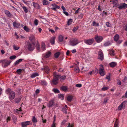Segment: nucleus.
Masks as SVG:
<instances>
[{
    "label": "nucleus",
    "instance_id": "473e14b6",
    "mask_svg": "<svg viewBox=\"0 0 127 127\" xmlns=\"http://www.w3.org/2000/svg\"><path fill=\"white\" fill-rule=\"evenodd\" d=\"M58 97L60 98L62 100H63L64 99V95L61 94H59L58 95Z\"/></svg>",
    "mask_w": 127,
    "mask_h": 127
},
{
    "label": "nucleus",
    "instance_id": "2f4dec72",
    "mask_svg": "<svg viewBox=\"0 0 127 127\" xmlns=\"http://www.w3.org/2000/svg\"><path fill=\"white\" fill-rule=\"evenodd\" d=\"M29 39L32 43L33 42V41L35 39L34 36L32 35H31L29 37Z\"/></svg>",
    "mask_w": 127,
    "mask_h": 127
},
{
    "label": "nucleus",
    "instance_id": "0eeeda50",
    "mask_svg": "<svg viewBox=\"0 0 127 127\" xmlns=\"http://www.w3.org/2000/svg\"><path fill=\"white\" fill-rule=\"evenodd\" d=\"M95 39L97 42L99 43L103 40V38L101 36L96 35L95 37Z\"/></svg>",
    "mask_w": 127,
    "mask_h": 127
},
{
    "label": "nucleus",
    "instance_id": "4d7b16f0",
    "mask_svg": "<svg viewBox=\"0 0 127 127\" xmlns=\"http://www.w3.org/2000/svg\"><path fill=\"white\" fill-rule=\"evenodd\" d=\"M109 53L110 55H114V51L113 50H110L109 52Z\"/></svg>",
    "mask_w": 127,
    "mask_h": 127
},
{
    "label": "nucleus",
    "instance_id": "79ce46f5",
    "mask_svg": "<svg viewBox=\"0 0 127 127\" xmlns=\"http://www.w3.org/2000/svg\"><path fill=\"white\" fill-rule=\"evenodd\" d=\"M22 7L23 9V10H24L25 12L26 13H27L28 12V10L27 7L25 6H22Z\"/></svg>",
    "mask_w": 127,
    "mask_h": 127
},
{
    "label": "nucleus",
    "instance_id": "58836bf2",
    "mask_svg": "<svg viewBox=\"0 0 127 127\" xmlns=\"http://www.w3.org/2000/svg\"><path fill=\"white\" fill-rule=\"evenodd\" d=\"M118 125V122L117 120H116V121L115 123L114 127H119Z\"/></svg>",
    "mask_w": 127,
    "mask_h": 127
},
{
    "label": "nucleus",
    "instance_id": "dca6fc26",
    "mask_svg": "<svg viewBox=\"0 0 127 127\" xmlns=\"http://www.w3.org/2000/svg\"><path fill=\"white\" fill-rule=\"evenodd\" d=\"M52 5L54 7L51 8L52 9L55 11L56 10V8L59 9L60 8V7L59 6L55 4H52Z\"/></svg>",
    "mask_w": 127,
    "mask_h": 127
},
{
    "label": "nucleus",
    "instance_id": "6e6552de",
    "mask_svg": "<svg viewBox=\"0 0 127 127\" xmlns=\"http://www.w3.org/2000/svg\"><path fill=\"white\" fill-rule=\"evenodd\" d=\"M21 124L22 127H27V125H31L32 122L30 121H27L23 122Z\"/></svg>",
    "mask_w": 127,
    "mask_h": 127
},
{
    "label": "nucleus",
    "instance_id": "c756f323",
    "mask_svg": "<svg viewBox=\"0 0 127 127\" xmlns=\"http://www.w3.org/2000/svg\"><path fill=\"white\" fill-rule=\"evenodd\" d=\"M39 75L37 73H34L31 75V77L32 78H33L36 76H38Z\"/></svg>",
    "mask_w": 127,
    "mask_h": 127
},
{
    "label": "nucleus",
    "instance_id": "7c9ffc66",
    "mask_svg": "<svg viewBox=\"0 0 127 127\" xmlns=\"http://www.w3.org/2000/svg\"><path fill=\"white\" fill-rule=\"evenodd\" d=\"M61 89L62 90L65 92L68 89V88L66 86H63L61 87Z\"/></svg>",
    "mask_w": 127,
    "mask_h": 127
},
{
    "label": "nucleus",
    "instance_id": "72a5a7b5",
    "mask_svg": "<svg viewBox=\"0 0 127 127\" xmlns=\"http://www.w3.org/2000/svg\"><path fill=\"white\" fill-rule=\"evenodd\" d=\"M52 91L55 93H60V91L57 88L53 89Z\"/></svg>",
    "mask_w": 127,
    "mask_h": 127
},
{
    "label": "nucleus",
    "instance_id": "8fccbe9b",
    "mask_svg": "<svg viewBox=\"0 0 127 127\" xmlns=\"http://www.w3.org/2000/svg\"><path fill=\"white\" fill-rule=\"evenodd\" d=\"M57 71L58 72H63L64 71V70L61 67H60L59 69Z\"/></svg>",
    "mask_w": 127,
    "mask_h": 127
},
{
    "label": "nucleus",
    "instance_id": "c03bdc74",
    "mask_svg": "<svg viewBox=\"0 0 127 127\" xmlns=\"http://www.w3.org/2000/svg\"><path fill=\"white\" fill-rule=\"evenodd\" d=\"M23 29L27 32H28L30 31V29L26 26H25L23 27Z\"/></svg>",
    "mask_w": 127,
    "mask_h": 127
},
{
    "label": "nucleus",
    "instance_id": "6ab92c4d",
    "mask_svg": "<svg viewBox=\"0 0 127 127\" xmlns=\"http://www.w3.org/2000/svg\"><path fill=\"white\" fill-rule=\"evenodd\" d=\"M23 60H24L23 59H20L17 60L14 63V65L16 66L18 64H20Z\"/></svg>",
    "mask_w": 127,
    "mask_h": 127
},
{
    "label": "nucleus",
    "instance_id": "bb28decb",
    "mask_svg": "<svg viewBox=\"0 0 127 127\" xmlns=\"http://www.w3.org/2000/svg\"><path fill=\"white\" fill-rule=\"evenodd\" d=\"M73 97L71 95H68L67 97V100L69 102H70L72 100Z\"/></svg>",
    "mask_w": 127,
    "mask_h": 127
},
{
    "label": "nucleus",
    "instance_id": "338daca9",
    "mask_svg": "<svg viewBox=\"0 0 127 127\" xmlns=\"http://www.w3.org/2000/svg\"><path fill=\"white\" fill-rule=\"evenodd\" d=\"M22 71V70L21 69H18L17 70V72L19 73H21V72Z\"/></svg>",
    "mask_w": 127,
    "mask_h": 127
},
{
    "label": "nucleus",
    "instance_id": "13d9d810",
    "mask_svg": "<svg viewBox=\"0 0 127 127\" xmlns=\"http://www.w3.org/2000/svg\"><path fill=\"white\" fill-rule=\"evenodd\" d=\"M108 88H109L108 87H103L101 88V90L103 91H105L108 90Z\"/></svg>",
    "mask_w": 127,
    "mask_h": 127
},
{
    "label": "nucleus",
    "instance_id": "f704fd0d",
    "mask_svg": "<svg viewBox=\"0 0 127 127\" xmlns=\"http://www.w3.org/2000/svg\"><path fill=\"white\" fill-rule=\"evenodd\" d=\"M32 122L34 123V125L35 124H36V123L37 122V120L35 116H34L33 117L32 119Z\"/></svg>",
    "mask_w": 127,
    "mask_h": 127
},
{
    "label": "nucleus",
    "instance_id": "603ef678",
    "mask_svg": "<svg viewBox=\"0 0 127 127\" xmlns=\"http://www.w3.org/2000/svg\"><path fill=\"white\" fill-rule=\"evenodd\" d=\"M78 26H76V27H75L73 28L72 30V31L73 32H75L77 30H78Z\"/></svg>",
    "mask_w": 127,
    "mask_h": 127
},
{
    "label": "nucleus",
    "instance_id": "a211bd4d",
    "mask_svg": "<svg viewBox=\"0 0 127 127\" xmlns=\"http://www.w3.org/2000/svg\"><path fill=\"white\" fill-rule=\"evenodd\" d=\"M5 13L7 16L9 17H11L12 16V14L7 10H5Z\"/></svg>",
    "mask_w": 127,
    "mask_h": 127
},
{
    "label": "nucleus",
    "instance_id": "69168bd1",
    "mask_svg": "<svg viewBox=\"0 0 127 127\" xmlns=\"http://www.w3.org/2000/svg\"><path fill=\"white\" fill-rule=\"evenodd\" d=\"M16 110L17 112L18 113H19V112L21 111V108H19L18 109H16Z\"/></svg>",
    "mask_w": 127,
    "mask_h": 127
},
{
    "label": "nucleus",
    "instance_id": "9b49d317",
    "mask_svg": "<svg viewBox=\"0 0 127 127\" xmlns=\"http://www.w3.org/2000/svg\"><path fill=\"white\" fill-rule=\"evenodd\" d=\"M117 8L120 9H126L127 8V4L125 3H123L120 5Z\"/></svg>",
    "mask_w": 127,
    "mask_h": 127
},
{
    "label": "nucleus",
    "instance_id": "bf43d9fd",
    "mask_svg": "<svg viewBox=\"0 0 127 127\" xmlns=\"http://www.w3.org/2000/svg\"><path fill=\"white\" fill-rule=\"evenodd\" d=\"M106 25L108 27H111V24L108 22L106 23Z\"/></svg>",
    "mask_w": 127,
    "mask_h": 127
},
{
    "label": "nucleus",
    "instance_id": "5fc2aeb1",
    "mask_svg": "<svg viewBox=\"0 0 127 127\" xmlns=\"http://www.w3.org/2000/svg\"><path fill=\"white\" fill-rule=\"evenodd\" d=\"M111 74L110 73L108 74L106 76V78L107 79H110Z\"/></svg>",
    "mask_w": 127,
    "mask_h": 127
},
{
    "label": "nucleus",
    "instance_id": "e433bc0d",
    "mask_svg": "<svg viewBox=\"0 0 127 127\" xmlns=\"http://www.w3.org/2000/svg\"><path fill=\"white\" fill-rule=\"evenodd\" d=\"M12 119L13 121L15 123L17 121V118L14 115H13L12 116Z\"/></svg>",
    "mask_w": 127,
    "mask_h": 127
},
{
    "label": "nucleus",
    "instance_id": "37998d69",
    "mask_svg": "<svg viewBox=\"0 0 127 127\" xmlns=\"http://www.w3.org/2000/svg\"><path fill=\"white\" fill-rule=\"evenodd\" d=\"M72 22V20L71 19H69L68 21L67 24L68 26L70 25L71 24Z\"/></svg>",
    "mask_w": 127,
    "mask_h": 127
},
{
    "label": "nucleus",
    "instance_id": "49530a36",
    "mask_svg": "<svg viewBox=\"0 0 127 127\" xmlns=\"http://www.w3.org/2000/svg\"><path fill=\"white\" fill-rule=\"evenodd\" d=\"M93 26H99V24L98 23H96L95 21H94L93 22Z\"/></svg>",
    "mask_w": 127,
    "mask_h": 127
},
{
    "label": "nucleus",
    "instance_id": "f3484780",
    "mask_svg": "<svg viewBox=\"0 0 127 127\" xmlns=\"http://www.w3.org/2000/svg\"><path fill=\"white\" fill-rule=\"evenodd\" d=\"M54 104V102L53 100H51L50 101L49 103L47 104V106L49 107H52Z\"/></svg>",
    "mask_w": 127,
    "mask_h": 127
},
{
    "label": "nucleus",
    "instance_id": "a878e982",
    "mask_svg": "<svg viewBox=\"0 0 127 127\" xmlns=\"http://www.w3.org/2000/svg\"><path fill=\"white\" fill-rule=\"evenodd\" d=\"M41 48L42 50H43V51L44 50L46 49L45 44L44 42H42Z\"/></svg>",
    "mask_w": 127,
    "mask_h": 127
},
{
    "label": "nucleus",
    "instance_id": "de8ad7c7",
    "mask_svg": "<svg viewBox=\"0 0 127 127\" xmlns=\"http://www.w3.org/2000/svg\"><path fill=\"white\" fill-rule=\"evenodd\" d=\"M36 48L37 50H39L40 49V47L39 46V44L37 42L36 44Z\"/></svg>",
    "mask_w": 127,
    "mask_h": 127
},
{
    "label": "nucleus",
    "instance_id": "c85d7f7f",
    "mask_svg": "<svg viewBox=\"0 0 127 127\" xmlns=\"http://www.w3.org/2000/svg\"><path fill=\"white\" fill-rule=\"evenodd\" d=\"M55 38V37H52L50 39V42L52 45L54 44Z\"/></svg>",
    "mask_w": 127,
    "mask_h": 127
},
{
    "label": "nucleus",
    "instance_id": "3c124183",
    "mask_svg": "<svg viewBox=\"0 0 127 127\" xmlns=\"http://www.w3.org/2000/svg\"><path fill=\"white\" fill-rule=\"evenodd\" d=\"M16 56L15 55L9 57V59L10 60H14L16 58Z\"/></svg>",
    "mask_w": 127,
    "mask_h": 127
},
{
    "label": "nucleus",
    "instance_id": "b1692460",
    "mask_svg": "<svg viewBox=\"0 0 127 127\" xmlns=\"http://www.w3.org/2000/svg\"><path fill=\"white\" fill-rule=\"evenodd\" d=\"M51 83L52 85H56L58 83V80H52L51 81Z\"/></svg>",
    "mask_w": 127,
    "mask_h": 127
},
{
    "label": "nucleus",
    "instance_id": "4468645a",
    "mask_svg": "<svg viewBox=\"0 0 127 127\" xmlns=\"http://www.w3.org/2000/svg\"><path fill=\"white\" fill-rule=\"evenodd\" d=\"M42 70H43L45 71L46 73L48 74L49 72L50 69L48 66H45L43 68H42Z\"/></svg>",
    "mask_w": 127,
    "mask_h": 127
},
{
    "label": "nucleus",
    "instance_id": "052dcab7",
    "mask_svg": "<svg viewBox=\"0 0 127 127\" xmlns=\"http://www.w3.org/2000/svg\"><path fill=\"white\" fill-rule=\"evenodd\" d=\"M67 121L66 120H64L61 123V125H64L66 123V122Z\"/></svg>",
    "mask_w": 127,
    "mask_h": 127
},
{
    "label": "nucleus",
    "instance_id": "9d476101",
    "mask_svg": "<svg viewBox=\"0 0 127 127\" xmlns=\"http://www.w3.org/2000/svg\"><path fill=\"white\" fill-rule=\"evenodd\" d=\"M98 58L102 61L104 59V56L103 52L102 51H99L98 53Z\"/></svg>",
    "mask_w": 127,
    "mask_h": 127
},
{
    "label": "nucleus",
    "instance_id": "c9c22d12",
    "mask_svg": "<svg viewBox=\"0 0 127 127\" xmlns=\"http://www.w3.org/2000/svg\"><path fill=\"white\" fill-rule=\"evenodd\" d=\"M60 53L59 52H57L54 54V57H55L57 58H58L59 56L60 55Z\"/></svg>",
    "mask_w": 127,
    "mask_h": 127
},
{
    "label": "nucleus",
    "instance_id": "e2e57ef3",
    "mask_svg": "<svg viewBox=\"0 0 127 127\" xmlns=\"http://www.w3.org/2000/svg\"><path fill=\"white\" fill-rule=\"evenodd\" d=\"M76 86L77 87L80 88L82 87V85L80 84H78L76 85Z\"/></svg>",
    "mask_w": 127,
    "mask_h": 127
},
{
    "label": "nucleus",
    "instance_id": "4c0bfd02",
    "mask_svg": "<svg viewBox=\"0 0 127 127\" xmlns=\"http://www.w3.org/2000/svg\"><path fill=\"white\" fill-rule=\"evenodd\" d=\"M63 37L62 35H60L59 37V41L60 42H62L63 40Z\"/></svg>",
    "mask_w": 127,
    "mask_h": 127
},
{
    "label": "nucleus",
    "instance_id": "f257e3e1",
    "mask_svg": "<svg viewBox=\"0 0 127 127\" xmlns=\"http://www.w3.org/2000/svg\"><path fill=\"white\" fill-rule=\"evenodd\" d=\"M26 46L29 51H32L34 49L35 46V43L34 42L31 43L28 42L26 44Z\"/></svg>",
    "mask_w": 127,
    "mask_h": 127
},
{
    "label": "nucleus",
    "instance_id": "cd10ccee",
    "mask_svg": "<svg viewBox=\"0 0 127 127\" xmlns=\"http://www.w3.org/2000/svg\"><path fill=\"white\" fill-rule=\"evenodd\" d=\"M39 82L42 85H47V83L44 80H40L39 81Z\"/></svg>",
    "mask_w": 127,
    "mask_h": 127
},
{
    "label": "nucleus",
    "instance_id": "5701e85b",
    "mask_svg": "<svg viewBox=\"0 0 127 127\" xmlns=\"http://www.w3.org/2000/svg\"><path fill=\"white\" fill-rule=\"evenodd\" d=\"M13 92L11 89L10 88L7 89L5 91L7 95H9L11 92Z\"/></svg>",
    "mask_w": 127,
    "mask_h": 127
},
{
    "label": "nucleus",
    "instance_id": "39448f33",
    "mask_svg": "<svg viewBox=\"0 0 127 127\" xmlns=\"http://www.w3.org/2000/svg\"><path fill=\"white\" fill-rule=\"evenodd\" d=\"M100 67L98 69V73L101 76H103L105 74V72L104 70V67L103 65L100 64L99 65Z\"/></svg>",
    "mask_w": 127,
    "mask_h": 127
},
{
    "label": "nucleus",
    "instance_id": "ddd939ff",
    "mask_svg": "<svg viewBox=\"0 0 127 127\" xmlns=\"http://www.w3.org/2000/svg\"><path fill=\"white\" fill-rule=\"evenodd\" d=\"M15 93L14 92H12L9 95V98L10 100H12L13 99L15 96Z\"/></svg>",
    "mask_w": 127,
    "mask_h": 127
},
{
    "label": "nucleus",
    "instance_id": "0e129e2a",
    "mask_svg": "<svg viewBox=\"0 0 127 127\" xmlns=\"http://www.w3.org/2000/svg\"><path fill=\"white\" fill-rule=\"evenodd\" d=\"M83 15L82 14H81L80 15H79V16H78L79 18L80 19L82 18L83 17Z\"/></svg>",
    "mask_w": 127,
    "mask_h": 127
},
{
    "label": "nucleus",
    "instance_id": "a19ab883",
    "mask_svg": "<svg viewBox=\"0 0 127 127\" xmlns=\"http://www.w3.org/2000/svg\"><path fill=\"white\" fill-rule=\"evenodd\" d=\"M62 111L63 112L65 113L66 114L67 113V110L65 108H63L62 109Z\"/></svg>",
    "mask_w": 127,
    "mask_h": 127
},
{
    "label": "nucleus",
    "instance_id": "4be33fe9",
    "mask_svg": "<svg viewBox=\"0 0 127 127\" xmlns=\"http://www.w3.org/2000/svg\"><path fill=\"white\" fill-rule=\"evenodd\" d=\"M111 44V43L110 41L105 42L103 44V46L105 47L109 46Z\"/></svg>",
    "mask_w": 127,
    "mask_h": 127
},
{
    "label": "nucleus",
    "instance_id": "f03ea898",
    "mask_svg": "<svg viewBox=\"0 0 127 127\" xmlns=\"http://www.w3.org/2000/svg\"><path fill=\"white\" fill-rule=\"evenodd\" d=\"M53 77L55 78V79H58L59 78H60V79H65L66 78L65 76H61V75L58 74V73L56 71L53 72Z\"/></svg>",
    "mask_w": 127,
    "mask_h": 127
},
{
    "label": "nucleus",
    "instance_id": "393cba45",
    "mask_svg": "<svg viewBox=\"0 0 127 127\" xmlns=\"http://www.w3.org/2000/svg\"><path fill=\"white\" fill-rule=\"evenodd\" d=\"M119 38V35L117 34L114 36V38L115 41H117Z\"/></svg>",
    "mask_w": 127,
    "mask_h": 127
},
{
    "label": "nucleus",
    "instance_id": "ea45409f",
    "mask_svg": "<svg viewBox=\"0 0 127 127\" xmlns=\"http://www.w3.org/2000/svg\"><path fill=\"white\" fill-rule=\"evenodd\" d=\"M109 99V98L108 97H107L105 98L104 99L103 103L104 104H106L107 102Z\"/></svg>",
    "mask_w": 127,
    "mask_h": 127
},
{
    "label": "nucleus",
    "instance_id": "a18cd8bd",
    "mask_svg": "<svg viewBox=\"0 0 127 127\" xmlns=\"http://www.w3.org/2000/svg\"><path fill=\"white\" fill-rule=\"evenodd\" d=\"M42 2L43 5H47L48 4V1L45 0H43Z\"/></svg>",
    "mask_w": 127,
    "mask_h": 127
},
{
    "label": "nucleus",
    "instance_id": "864d4df0",
    "mask_svg": "<svg viewBox=\"0 0 127 127\" xmlns=\"http://www.w3.org/2000/svg\"><path fill=\"white\" fill-rule=\"evenodd\" d=\"M34 23L35 26H37L38 25V21L36 19H35L34 21Z\"/></svg>",
    "mask_w": 127,
    "mask_h": 127
},
{
    "label": "nucleus",
    "instance_id": "774afa93",
    "mask_svg": "<svg viewBox=\"0 0 127 127\" xmlns=\"http://www.w3.org/2000/svg\"><path fill=\"white\" fill-rule=\"evenodd\" d=\"M124 27L125 30L127 31V23L125 25V26Z\"/></svg>",
    "mask_w": 127,
    "mask_h": 127
},
{
    "label": "nucleus",
    "instance_id": "1a4fd4ad",
    "mask_svg": "<svg viewBox=\"0 0 127 127\" xmlns=\"http://www.w3.org/2000/svg\"><path fill=\"white\" fill-rule=\"evenodd\" d=\"M94 42V40L93 38L84 40V42L86 44L89 45H91Z\"/></svg>",
    "mask_w": 127,
    "mask_h": 127
},
{
    "label": "nucleus",
    "instance_id": "7ed1b4c3",
    "mask_svg": "<svg viewBox=\"0 0 127 127\" xmlns=\"http://www.w3.org/2000/svg\"><path fill=\"white\" fill-rule=\"evenodd\" d=\"M11 62V61H8L6 59L0 60V63L2 64L3 67H6L9 65Z\"/></svg>",
    "mask_w": 127,
    "mask_h": 127
},
{
    "label": "nucleus",
    "instance_id": "20e7f679",
    "mask_svg": "<svg viewBox=\"0 0 127 127\" xmlns=\"http://www.w3.org/2000/svg\"><path fill=\"white\" fill-rule=\"evenodd\" d=\"M80 42V41H79L78 39L76 38H72L70 41V45L73 46L77 45Z\"/></svg>",
    "mask_w": 127,
    "mask_h": 127
},
{
    "label": "nucleus",
    "instance_id": "09e8293b",
    "mask_svg": "<svg viewBox=\"0 0 127 127\" xmlns=\"http://www.w3.org/2000/svg\"><path fill=\"white\" fill-rule=\"evenodd\" d=\"M53 69L54 70H56L57 69V66L56 64H54L52 66Z\"/></svg>",
    "mask_w": 127,
    "mask_h": 127
},
{
    "label": "nucleus",
    "instance_id": "423d86ee",
    "mask_svg": "<svg viewBox=\"0 0 127 127\" xmlns=\"http://www.w3.org/2000/svg\"><path fill=\"white\" fill-rule=\"evenodd\" d=\"M127 101H123L118 107V109L119 110H121L122 109H124L127 104Z\"/></svg>",
    "mask_w": 127,
    "mask_h": 127
},
{
    "label": "nucleus",
    "instance_id": "2eb2a0df",
    "mask_svg": "<svg viewBox=\"0 0 127 127\" xmlns=\"http://www.w3.org/2000/svg\"><path fill=\"white\" fill-rule=\"evenodd\" d=\"M51 54V52L48 51L45 54L43 55V57L45 58H49Z\"/></svg>",
    "mask_w": 127,
    "mask_h": 127
},
{
    "label": "nucleus",
    "instance_id": "412c9836",
    "mask_svg": "<svg viewBox=\"0 0 127 127\" xmlns=\"http://www.w3.org/2000/svg\"><path fill=\"white\" fill-rule=\"evenodd\" d=\"M116 63L114 62H112L109 64V65L111 67H114L117 65Z\"/></svg>",
    "mask_w": 127,
    "mask_h": 127
},
{
    "label": "nucleus",
    "instance_id": "680f3d73",
    "mask_svg": "<svg viewBox=\"0 0 127 127\" xmlns=\"http://www.w3.org/2000/svg\"><path fill=\"white\" fill-rule=\"evenodd\" d=\"M13 48L14 49H15V50H18L19 48V47L16 46H15V45H13Z\"/></svg>",
    "mask_w": 127,
    "mask_h": 127
},
{
    "label": "nucleus",
    "instance_id": "f8f14e48",
    "mask_svg": "<svg viewBox=\"0 0 127 127\" xmlns=\"http://www.w3.org/2000/svg\"><path fill=\"white\" fill-rule=\"evenodd\" d=\"M70 68H74V71L76 73H79L80 70L78 66L76 64L74 66H72L70 67Z\"/></svg>",
    "mask_w": 127,
    "mask_h": 127
},
{
    "label": "nucleus",
    "instance_id": "aec40b11",
    "mask_svg": "<svg viewBox=\"0 0 127 127\" xmlns=\"http://www.w3.org/2000/svg\"><path fill=\"white\" fill-rule=\"evenodd\" d=\"M13 24L14 27L17 28L19 27L20 25L19 23L16 22H13Z\"/></svg>",
    "mask_w": 127,
    "mask_h": 127
},
{
    "label": "nucleus",
    "instance_id": "6e6d98bb",
    "mask_svg": "<svg viewBox=\"0 0 127 127\" xmlns=\"http://www.w3.org/2000/svg\"><path fill=\"white\" fill-rule=\"evenodd\" d=\"M21 100V98H17L15 99V102L16 103H19L20 100Z\"/></svg>",
    "mask_w": 127,
    "mask_h": 127
}]
</instances>
